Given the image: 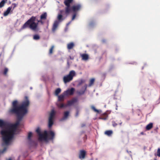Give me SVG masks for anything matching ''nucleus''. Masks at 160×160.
<instances>
[{
  "mask_svg": "<svg viewBox=\"0 0 160 160\" xmlns=\"http://www.w3.org/2000/svg\"><path fill=\"white\" fill-rule=\"evenodd\" d=\"M29 22V27L33 30L36 31L38 29L37 24L36 23V18L32 17L28 20Z\"/></svg>",
  "mask_w": 160,
  "mask_h": 160,
  "instance_id": "obj_5",
  "label": "nucleus"
},
{
  "mask_svg": "<svg viewBox=\"0 0 160 160\" xmlns=\"http://www.w3.org/2000/svg\"><path fill=\"white\" fill-rule=\"evenodd\" d=\"M157 155L160 157V148H158L157 150Z\"/></svg>",
  "mask_w": 160,
  "mask_h": 160,
  "instance_id": "obj_33",
  "label": "nucleus"
},
{
  "mask_svg": "<svg viewBox=\"0 0 160 160\" xmlns=\"http://www.w3.org/2000/svg\"><path fill=\"white\" fill-rule=\"evenodd\" d=\"M72 0H66L64 1L65 4L67 7L66 10V13H68L70 11V10L69 8V7L70 6V4L72 2Z\"/></svg>",
  "mask_w": 160,
  "mask_h": 160,
  "instance_id": "obj_7",
  "label": "nucleus"
},
{
  "mask_svg": "<svg viewBox=\"0 0 160 160\" xmlns=\"http://www.w3.org/2000/svg\"><path fill=\"white\" fill-rule=\"evenodd\" d=\"M85 126V124L83 123L81 124V127H83Z\"/></svg>",
  "mask_w": 160,
  "mask_h": 160,
  "instance_id": "obj_41",
  "label": "nucleus"
},
{
  "mask_svg": "<svg viewBox=\"0 0 160 160\" xmlns=\"http://www.w3.org/2000/svg\"><path fill=\"white\" fill-rule=\"evenodd\" d=\"M78 114H79L78 112V111H77L76 113V114H75V116L76 117H78Z\"/></svg>",
  "mask_w": 160,
  "mask_h": 160,
  "instance_id": "obj_37",
  "label": "nucleus"
},
{
  "mask_svg": "<svg viewBox=\"0 0 160 160\" xmlns=\"http://www.w3.org/2000/svg\"><path fill=\"white\" fill-rule=\"evenodd\" d=\"M75 17H76V15H74L73 16V17H72V20H74V19H75Z\"/></svg>",
  "mask_w": 160,
  "mask_h": 160,
  "instance_id": "obj_40",
  "label": "nucleus"
},
{
  "mask_svg": "<svg viewBox=\"0 0 160 160\" xmlns=\"http://www.w3.org/2000/svg\"><path fill=\"white\" fill-rule=\"evenodd\" d=\"M97 112V113H100L102 111H94Z\"/></svg>",
  "mask_w": 160,
  "mask_h": 160,
  "instance_id": "obj_38",
  "label": "nucleus"
},
{
  "mask_svg": "<svg viewBox=\"0 0 160 160\" xmlns=\"http://www.w3.org/2000/svg\"><path fill=\"white\" fill-rule=\"evenodd\" d=\"M86 152L84 150H81L80 151L79 154V158L80 159H83L85 158Z\"/></svg>",
  "mask_w": 160,
  "mask_h": 160,
  "instance_id": "obj_11",
  "label": "nucleus"
},
{
  "mask_svg": "<svg viewBox=\"0 0 160 160\" xmlns=\"http://www.w3.org/2000/svg\"><path fill=\"white\" fill-rule=\"evenodd\" d=\"M29 22L28 20L22 26V29H24L29 27Z\"/></svg>",
  "mask_w": 160,
  "mask_h": 160,
  "instance_id": "obj_21",
  "label": "nucleus"
},
{
  "mask_svg": "<svg viewBox=\"0 0 160 160\" xmlns=\"http://www.w3.org/2000/svg\"><path fill=\"white\" fill-rule=\"evenodd\" d=\"M156 160V159H155V160Z\"/></svg>",
  "mask_w": 160,
  "mask_h": 160,
  "instance_id": "obj_44",
  "label": "nucleus"
},
{
  "mask_svg": "<svg viewBox=\"0 0 160 160\" xmlns=\"http://www.w3.org/2000/svg\"><path fill=\"white\" fill-rule=\"evenodd\" d=\"M66 95L65 94H64V92L62 94L58 96V100L59 101H62L64 100V97Z\"/></svg>",
  "mask_w": 160,
  "mask_h": 160,
  "instance_id": "obj_16",
  "label": "nucleus"
},
{
  "mask_svg": "<svg viewBox=\"0 0 160 160\" xmlns=\"http://www.w3.org/2000/svg\"><path fill=\"white\" fill-rule=\"evenodd\" d=\"M87 88V85H84V88L83 89V91H82L81 92H79L80 94H82L84 93V92L85 91L86 89Z\"/></svg>",
  "mask_w": 160,
  "mask_h": 160,
  "instance_id": "obj_29",
  "label": "nucleus"
},
{
  "mask_svg": "<svg viewBox=\"0 0 160 160\" xmlns=\"http://www.w3.org/2000/svg\"><path fill=\"white\" fill-rule=\"evenodd\" d=\"M81 6L79 5H77L73 6L72 8L73 11L74 12H76L80 9Z\"/></svg>",
  "mask_w": 160,
  "mask_h": 160,
  "instance_id": "obj_14",
  "label": "nucleus"
},
{
  "mask_svg": "<svg viewBox=\"0 0 160 160\" xmlns=\"http://www.w3.org/2000/svg\"><path fill=\"white\" fill-rule=\"evenodd\" d=\"M91 109H93V110H96L95 107L93 106H92L91 107Z\"/></svg>",
  "mask_w": 160,
  "mask_h": 160,
  "instance_id": "obj_39",
  "label": "nucleus"
},
{
  "mask_svg": "<svg viewBox=\"0 0 160 160\" xmlns=\"http://www.w3.org/2000/svg\"><path fill=\"white\" fill-rule=\"evenodd\" d=\"M8 71V70L7 69L5 68V70H4V73L5 74H6Z\"/></svg>",
  "mask_w": 160,
  "mask_h": 160,
  "instance_id": "obj_36",
  "label": "nucleus"
},
{
  "mask_svg": "<svg viewBox=\"0 0 160 160\" xmlns=\"http://www.w3.org/2000/svg\"><path fill=\"white\" fill-rule=\"evenodd\" d=\"M74 91V89L73 88H72L65 92L64 94H65L66 95H71L73 94Z\"/></svg>",
  "mask_w": 160,
  "mask_h": 160,
  "instance_id": "obj_12",
  "label": "nucleus"
},
{
  "mask_svg": "<svg viewBox=\"0 0 160 160\" xmlns=\"http://www.w3.org/2000/svg\"><path fill=\"white\" fill-rule=\"evenodd\" d=\"M40 37L39 35H35L33 36V39L34 40H37L39 39Z\"/></svg>",
  "mask_w": 160,
  "mask_h": 160,
  "instance_id": "obj_30",
  "label": "nucleus"
},
{
  "mask_svg": "<svg viewBox=\"0 0 160 160\" xmlns=\"http://www.w3.org/2000/svg\"><path fill=\"white\" fill-rule=\"evenodd\" d=\"M113 133V132L111 130L106 131L104 132L105 134L108 136H110L112 135Z\"/></svg>",
  "mask_w": 160,
  "mask_h": 160,
  "instance_id": "obj_17",
  "label": "nucleus"
},
{
  "mask_svg": "<svg viewBox=\"0 0 160 160\" xmlns=\"http://www.w3.org/2000/svg\"><path fill=\"white\" fill-rule=\"evenodd\" d=\"M32 133L31 132H30L28 133V140L30 143H31V142L32 141L31 139V137L32 136Z\"/></svg>",
  "mask_w": 160,
  "mask_h": 160,
  "instance_id": "obj_20",
  "label": "nucleus"
},
{
  "mask_svg": "<svg viewBox=\"0 0 160 160\" xmlns=\"http://www.w3.org/2000/svg\"><path fill=\"white\" fill-rule=\"evenodd\" d=\"M95 79L94 78H92L90 80L89 86H91L92 85L94 82Z\"/></svg>",
  "mask_w": 160,
  "mask_h": 160,
  "instance_id": "obj_27",
  "label": "nucleus"
},
{
  "mask_svg": "<svg viewBox=\"0 0 160 160\" xmlns=\"http://www.w3.org/2000/svg\"><path fill=\"white\" fill-rule=\"evenodd\" d=\"M6 148H4L3 150L1 152L2 153H4L6 150Z\"/></svg>",
  "mask_w": 160,
  "mask_h": 160,
  "instance_id": "obj_35",
  "label": "nucleus"
},
{
  "mask_svg": "<svg viewBox=\"0 0 160 160\" xmlns=\"http://www.w3.org/2000/svg\"><path fill=\"white\" fill-rule=\"evenodd\" d=\"M56 114V111H51L49 114L48 125V127L49 128L51 127L53 124L54 120Z\"/></svg>",
  "mask_w": 160,
  "mask_h": 160,
  "instance_id": "obj_4",
  "label": "nucleus"
},
{
  "mask_svg": "<svg viewBox=\"0 0 160 160\" xmlns=\"http://www.w3.org/2000/svg\"><path fill=\"white\" fill-rule=\"evenodd\" d=\"M112 126L114 127H116V126H117V124L114 121L112 122Z\"/></svg>",
  "mask_w": 160,
  "mask_h": 160,
  "instance_id": "obj_34",
  "label": "nucleus"
},
{
  "mask_svg": "<svg viewBox=\"0 0 160 160\" xmlns=\"http://www.w3.org/2000/svg\"><path fill=\"white\" fill-rule=\"evenodd\" d=\"M12 7H8L5 11L3 15L4 16H8L9 14L10 13V12L12 10Z\"/></svg>",
  "mask_w": 160,
  "mask_h": 160,
  "instance_id": "obj_13",
  "label": "nucleus"
},
{
  "mask_svg": "<svg viewBox=\"0 0 160 160\" xmlns=\"http://www.w3.org/2000/svg\"><path fill=\"white\" fill-rule=\"evenodd\" d=\"M69 112L68 111L64 112L63 117L60 119V121H63L67 120L69 115Z\"/></svg>",
  "mask_w": 160,
  "mask_h": 160,
  "instance_id": "obj_9",
  "label": "nucleus"
},
{
  "mask_svg": "<svg viewBox=\"0 0 160 160\" xmlns=\"http://www.w3.org/2000/svg\"><path fill=\"white\" fill-rule=\"evenodd\" d=\"M48 139V134L47 131H44L43 134H41L39 136V140L42 141L44 140L46 141Z\"/></svg>",
  "mask_w": 160,
  "mask_h": 160,
  "instance_id": "obj_6",
  "label": "nucleus"
},
{
  "mask_svg": "<svg viewBox=\"0 0 160 160\" xmlns=\"http://www.w3.org/2000/svg\"><path fill=\"white\" fill-rule=\"evenodd\" d=\"M153 127V123H150L148 124L146 127V129L147 130H150Z\"/></svg>",
  "mask_w": 160,
  "mask_h": 160,
  "instance_id": "obj_18",
  "label": "nucleus"
},
{
  "mask_svg": "<svg viewBox=\"0 0 160 160\" xmlns=\"http://www.w3.org/2000/svg\"><path fill=\"white\" fill-rule=\"evenodd\" d=\"M7 2V0H3L0 2V8L3 7L5 4Z\"/></svg>",
  "mask_w": 160,
  "mask_h": 160,
  "instance_id": "obj_22",
  "label": "nucleus"
},
{
  "mask_svg": "<svg viewBox=\"0 0 160 160\" xmlns=\"http://www.w3.org/2000/svg\"><path fill=\"white\" fill-rule=\"evenodd\" d=\"M12 110H24L29 105V102L28 97H25L24 100L21 103H19L17 100H13L12 103Z\"/></svg>",
  "mask_w": 160,
  "mask_h": 160,
  "instance_id": "obj_2",
  "label": "nucleus"
},
{
  "mask_svg": "<svg viewBox=\"0 0 160 160\" xmlns=\"http://www.w3.org/2000/svg\"><path fill=\"white\" fill-rule=\"evenodd\" d=\"M61 89L60 88L57 89L55 91V94L56 96H58V94L61 92Z\"/></svg>",
  "mask_w": 160,
  "mask_h": 160,
  "instance_id": "obj_23",
  "label": "nucleus"
},
{
  "mask_svg": "<svg viewBox=\"0 0 160 160\" xmlns=\"http://www.w3.org/2000/svg\"><path fill=\"white\" fill-rule=\"evenodd\" d=\"M82 59L84 61L88 60L89 56L88 55L86 54H82L81 55Z\"/></svg>",
  "mask_w": 160,
  "mask_h": 160,
  "instance_id": "obj_15",
  "label": "nucleus"
},
{
  "mask_svg": "<svg viewBox=\"0 0 160 160\" xmlns=\"http://www.w3.org/2000/svg\"><path fill=\"white\" fill-rule=\"evenodd\" d=\"M141 134L142 135H143V132H142L141 133Z\"/></svg>",
  "mask_w": 160,
  "mask_h": 160,
  "instance_id": "obj_42",
  "label": "nucleus"
},
{
  "mask_svg": "<svg viewBox=\"0 0 160 160\" xmlns=\"http://www.w3.org/2000/svg\"><path fill=\"white\" fill-rule=\"evenodd\" d=\"M47 16V14L46 12L42 14L41 16V19H45Z\"/></svg>",
  "mask_w": 160,
  "mask_h": 160,
  "instance_id": "obj_24",
  "label": "nucleus"
},
{
  "mask_svg": "<svg viewBox=\"0 0 160 160\" xmlns=\"http://www.w3.org/2000/svg\"><path fill=\"white\" fill-rule=\"evenodd\" d=\"M8 160H12V159L11 158H9Z\"/></svg>",
  "mask_w": 160,
  "mask_h": 160,
  "instance_id": "obj_43",
  "label": "nucleus"
},
{
  "mask_svg": "<svg viewBox=\"0 0 160 160\" xmlns=\"http://www.w3.org/2000/svg\"><path fill=\"white\" fill-rule=\"evenodd\" d=\"M76 101V100H72L71 101H68V102L67 105H64L63 104H61L60 105L59 107L62 108L64 107L71 106L74 103V102Z\"/></svg>",
  "mask_w": 160,
  "mask_h": 160,
  "instance_id": "obj_8",
  "label": "nucleus"
},
{
  "mask_svg": "<svg viewBox=\"0 0 160 160\" xmlns=\"http://www.w3.org/2000/svg\"><path fill=\"white\" fill-rule=\"evenodd\" d=\"M103 115L105 117V118H101L102 119H106L107 117V114L106 113H104L103 114Z\"/></svg>",
  "mask_w": 160,
  "mask_h": 160,
  "instance_id": "obj_32",
  "label": "nucleus"
},
{
  "mask_svg": "<svg viewBox=\"0 0 160 160\" xmlns=\"http://www.w3.org/2000/svg\"><path fill=\"white\" fill-rule=\"evenodd\" d=\"M76 73L74 71L72 70L70 72L69 74L64 76L63 80L65 83L70 82L73 79V77L76 76Z\"/></svg>",
  "mask_w": 160,
  "mask_h": 160,
  "instance_id": "obj_3",
  "label": "nucleus"
},
{
  "mask_svg": "<svg viewBox=\"0 0 160 160\" xmlns=\"http://www.w3.org/2000/svg\"><path fill=\"white\" fill-rule=\"evenodd\" d=\"M58 19L60 22L62 21L63 20L62 18V16L61 14H58L57 17Z\"/></svg>",
  "mask_w": 160,
  "mask_h": 160,
  "instance_id": "obj_25",
  "label": "nucleus"
},
{
  "mask_svg": "<svg viewBox=\"0 0 160 160\" xmlns=\"http://www.w3.org/2000/svg\"><path fill=\"white\" fill-rule=\"evenodd\" d=\"M54 48V46H52L51 48L50 49L49 53L50 54H52V53L53 50Z\"/></svg>",
  "mask_w": 160,
  "mask_h": 160,
  "instance_id": "obj_31",
  "label": "nucleus"
},
{
  "mask_svg": "<svg viewBox=\"0 0 160 160\" xmlns=\"http://www.w3.org/2000/svg\"><path fill=\"white\" fill-rule=\"evenodd\" d=\"M36 132L39 136L41 134V130L39 128H37V129L36 130Z\"/></svg>",
  "mask_w": 160,
  "mask_h": 160,
  "instance_id": "obj_28",
  "label": "nucleus"
},
{
  "mask_svg": "<svg viewBox=\"0 0 160 160\" xmlns=\"http://www.w3.org/2000/svg\"><path fill=\"white\" fill-rule=\"evenodd\" d=\"M55 136V133L53 132L50 131L48 132V137L49 140H52L54 139Z\"/></svg>",
  "mask_w": 160,
  "mask_h": 160,
  "instance_id": "obj_10",
  "label": "nucleus"
},
{
  "mask_svg": "<svg viewBox=\"0 0 160 160\" xmlns=\"http://www.w3.org/2000/svg\"><path fill=\"white\" fill-rule=\"evenodd\" d=\"M74 46L73 43H70L68 44V48L69 49H71Z\"/></svg>",
  "mask_w": 160,
  "mask_h": 160,
  "instance_id": "obj_26",
  "label": "nucleus"
},
{
  "mask_svg": "<svg viewBox=\"0 0 160 160\" xmlns=\"http://www.w3.org/2000/svg\"><path fill=\"white\" fill-rule=\"evenodd\" d=\"M59 22L57 21H55L53 24V27L52 28V29L53 30H55L57 28L59 23Z\"/></svg>",
  "mask_w": 160,
  "mask_h": 160,
  "instance_id": "obj_19",
  "label": "nucleus"
},
{
  "mask_svg": "<svg viewBox=\"0 0 160 160\" xmlns=\"http://www.w3.org/2000/svg\"><path fill=\"white\" fill-rule=\"evenodd\" d=\"M28 111H10V113H15L17 116V120L14 124L10 123L0 119V128L2 129L0 133L5 144L8 145L13 138L18 127L20 124L23 116Z\"/></svg>",
  "mask_w": 160,
  "mask_h": 160,
  "instance_id": "obj_1",
  "label": "nucleus"
}]
</instances>
